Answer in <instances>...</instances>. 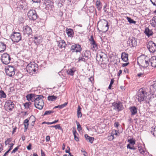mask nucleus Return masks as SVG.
Instances as JSON below:
<instances>
[{"instance_id": "obj_1", "label": "nucleus", "mask_w": 156, "mask_h": 156, "mask_svg": "<svg viewBox=\"0 0 156 156\" xmlns=\"http://www.w3.org/2000/svg\"><path fill=\"white\" fill-rule=\"evenodd\" d=\"M146 56L144 55H141L139 56L137 59V63L140 66V68L142 69H145L146 68Z\"/></svg>"}, {"instance_id": "obj_2", "label": "nucleus", "mask_w": 156, "mask_h": 156, "mask_svg": "<svg viewBox=\"0 0 156 156\" xmlns=\"http://www.w3.org/2000/svg\"><path fill=\"white\" fill-rule=\"evenodd\" d=\"M38 69V66L37 64L31 63V62L28 64L26 68L27 71L30 74H31V73L32 74H33V72H35L36 70H37Z\"/></svg>"}, {"instance_id": "obj_3", "label": "nucleus", "mask_w": 156, "mask_h": 156, "mask_svg": "<svg viewBox=\"0 0 156 156\" xmlns=\"http://www.w3.org/2000/svg\"><path fill=\"white\" fill-rule=\"evenodd\" d=\"M145 91V88H142L140 89L138 95L136 97V98L140 102L141 101H143L145 98H146V97L145 96L146 94Z\"/></svg>"}, {"instance_id": "obj_4", "label": "nucleus", "mask_w": 156, "mask_h": 156, "mask_svg": "<svg viewBox=\"0 0 156 156\" xmlns=\"http://www.w3.org/2000/svg\"><path fill=\"white\" fill-rule=\"evenodd\" d=\"M12 41L14 42H18L22 38L21 34L20 33L14 32L10 36Z\"/></svg>"}, {"instance_id": "obj_5", "label": "nucleus", "mask_w": 156, "mask_h": 156, "mask_svg": "<svg viewBox=\"0 0 156 156\" xmlns=\"http://www.w3.org/2000/svg\"><path fill=\"white\" fill-rule=\"evenodd\" d=\"M5 73L7 75L11 77L15 73V69L13 66H8L5 68Z\"/></svg>"}, {"instance_id": "obj_6", "label": "nucleus", "mask_w": 156, "mask_h": 156, "mask_svg": "<svg viewBox=\"0 0 156 156\" xmlns=\"http://www.w3.org/2000/svg\"><path fill=\"white\" fill-rule=\"evenodd\" d=\"M27 15L29 19L31 20H35L37 18V15L35 10L31 9L27 13Z\"/></svg>"}, {"instance_id": "obj_7", "label": "nucleus", "mask_w": 156, "mask_h": 156, "mask_svg": "<svg viewBox=\"0 0 156 156\" xmlns=\"http://www.w3.org/2000/svg\"><path fill=\"white\" fill-rule=\"evenodd\" d=\"M112 105L114 110L118 112L122 110L124 108L122 103L120 101L114 102L112 103Z\"/></svg>"}, {"instance_id": "obj_8", "label": "nucleus", "mask_w": 156, "mask_h": 156, "mask_svg": "<svg viewBox=\"0 0 156 156\" xmlns=\"http://www.w3.org/2000/svg\"><path fill=\"white\" fill-rule=\"evenodd\" d=\"M10 59L9 55L7 53H4L2 56V61L5 64H8L10 62Z\"/></svg>"}, {"instance_id": "obj_9", "label": "nucleus", "mask_w": 156, "mask_h": 156, "mask_svg": "<svg viewBox=\"0 0 156 156\" xmlns=\"http://www.w3.org/2000/svg\"><path fill=\"white\" fill-rule=\"evenodd\" d=\"M147 48L150 52L153 53L156 51V44L151 41L148 42Z\"/></svg>"}, {"instance_id": "obj_10", "label": "nucleus", "mask_w": 156, "mask_h": 156, "mask_svg": "<svg viewBox=\"0 0 156 156\" xmlns=\"http://www.w3.org/2000/svg\"><path fill=\"white\" fill-rule=\"evenodd\" d=\"M13 103L10 100H8L6 101L5 107L6 110L8 111H11L14 108Z\"/></svg>"}, {"instance_id": "obj_11", "label": "nucleus", "mask_w": 156, "mask_h": 156, "mask_svg": "<svg viewBox=\"0 0 156 156\" xmlns=\"http://www.w3.org/2000/svg\"><path fill=\"white\" fill-rule=\"evenodd\" d=\"M147 64L149 65L150 64L151 66L156 68V56L152 57L149 61H147Z\"/></svg>"}, {"instance_id": "obj_12", "label": "nucleus", "mask_w": 156, "mask_h": 156, "mask_svg": "<svg viewBox=\"0 0 156 156\" xmlns=\"http://www.w3.org/2000/svg\"><path fill=\"white\" fill-rule=\"evenodd\" d=\"M71 50L73 52H80L81 50V48L80 45L75 44L71 46Z\"/></svg>"}, {"instance_id": "obj_13", "label": "nucleus", "mask_w": 156, "mask_h": 156, "mask_svg": "<svg viewBox=\"0 0 156 156\" xmlns=\"http://www.w3.org/2000/svg\"><path fill=\"white\" fill-rule=\"evenodd\" d=\"M149 88V92L150 94H154L156 92V81H154Z\"/></svg>"}, {"instance_id": "obj_14", "label": "nucleus", "mask_w": 156, "mask_h": 156, "mask_svg": "<svg viewBox=\"0 0 156 156\" xmlns=\"http://www.w3.org/2000/svg\"><path fill=\"white\" fill-rule=\"evenodd\" d=\"M34 105L36 108L41 110L43 108L44 105L43 100H41L40 101L37 102V103H36V102L34 103Z\"/></svg>"}, {"instance_id": "obj_15", "label": "nucleus", "mask_w": 156, "mask_h": 156, "mask_svg": "<svg viewBox=\"0 0 156 156\" xmlns=\"http://www.w3.org/2000/svg\"><path fill=\"white\" fill-rule=\"evenodd\" d=\"M128 42L130 46H131L133 47L136 46L137 43L136 39L135 38L133 37L129 38Z\"/></svg>"}, {"instance_id": "obj_16", "label": "nucleus", "mask_w": 156, "mask_h": 156, "mask_svg": "<svg viewBox=\"0 0 156 156\" xmlns=\"http://www.w3.org/2000/svg\"><path fill=\"white\" fill-rule=\"evenodd\" d=\"M24 34L25 35H29L31 34L32 30L31 28L28 26H25L23 27Z\"/></svg>"}, {"instance_id": "obj_17", "label": "nucleus", "mask_w": 156, "mask_h": 156, "mask_svg": "<svg viewBox=\"0 0 156 156\" xmlns=\"http://www.w3.org/2000/svg\"><path fill=\"white\" fill-rule=\"evenodd\" d=\"M34 103L36 102L37 103V102L39 101H40V100H43L42 99L44 98V96L42 95H36L34 94Z\"/></svg>"}, {"instance_id": "obj_18", "label": "nucleus", "mask_w": 156, "mask_h": 156, "mask_svg": "<svg viewBox=\"0 0 156 156\" xmlns=\"http://www.w3.org/2000/svg\"><path fill=\"white\" fill-rule=\"evenodd\" d=\"M58 46L61 48H65L66 44L65 41L63 40H61L57 42Z\"/></svg>"}, {"instance_id": "obj_19", "label": "nucleus", "mask_w": 156, "mask_h": 156, "mask_svg": "<svg viewBox=\"0 0 156 156\" xmlns=\"http://www.w3.org/2000/svg\"><path fill=\"white\" fill-rule=\"evenodd\" d=\"M66 32L69 37H73L74 34V32L72 29L66 28Z\"/></svg>"}, {"instance_id": "obj_20", "label": "nucleus", "mask_w": 156, "mask_h": 156, "mask_svg": "<svg viewBox=\"0 0 156 156\" xmlns=\"http://www.w3.org/2000/svg\"><path fill=\"white\" fill-rule=\"evenodd\" d=\"M34 94H27L26 96L27 99L28 101H31L32 102H34Z\"/></svg>"}, {"instance_id": "obj_21", "label": "nucleus", "mask_w": 156, "mask_h": 156, "mask_svg": "<svg viewBox=\"0 0 156 156\" xmlns=\"http://www.w3.org/2000/svg\"><path fill=\"white\" fill-rule=\"evenodd\" d=\"M121 58L124 62H127L128 60V55L125 52H123L121 54Z\"/></svg>"}, {"instance_id": "obj_22", "label": "nucleus", "mask_w": 156, "mask_h": 156, "mask_svg": "<svg viewBox=\"0 0 156 156\" xmlns=\"http://www.w3.org/2000/svg\"><path fill=\"white\" fill-rule=\"evenodd\" d=\"M151 25L154 27H156V16L152 18L150 21Z\"/></svg>"}, {"instance_id": "obj_23", "label": "nucleus", "mask_w": 156, "mask_h": 156, "mask_svg": "<svg viewBox=\"0 0 156 156\" xmlns=\"http://www.w3.org/2000/svg\"><path fill=\"white\" fill-rule=\"evenodd\" d=\"M129 110L132 115H134L137 113V109L135 106L130 107Z\"/></svg>"}, {"instance_id": "obj_24", "label": "nucleus", "mask_w": 156, "mask_h": 156, "mask_svg": "<svg viewBox=\"0 0 156 156\" xmlns=\"http://www.w3.org/2000/svg\"><path fill=\"white\" fill-rule=\"evenodd\" d=\"M84 136L87 141L89 142L91 144L93 143L94 139V137H90L87 134H85Z\"/></svg>"}, {"instance_id": "obj_25", "label": "nucleus", "mask_w": 156, "mask_h": 156, "mask_svg": "<svg viewBox=\"0 0 156 156\" xmlns=\"http://www.w3.org/2000/svg\"><path fill=\"white\" fill-rule=\"evenodd\" d=\"M90 52L88 51H83V53L81 55L83 56V57L84 58H86V59L87 60L89 58V54Z\"/></svg>"}, {"instance_id": "obj_26", "label": "nucleus", "mask_w": 156, "mask_h": 156, "mask_svg": "<svg viewBox=\"0 0 156 156\" xmlns=\"http://www.w3.org/2000/svg\"><path fill=\"white\" fill-rule=\"evenodd\" d=\"M6 48V45L4 43L0 42V52L4 51Z\"/></svg>"}, {"instance_id": "obj_27", "label": "nucleus", "mask_w": 156, "mask_h": 156, "mask_svg": "<svg viewBox=\"0 0 156 156\" xmlns=\"http://www.w3.org/2000/svg\"><path fill=\"white\" fill-rule=\"evenodd\" d=\"M76 70L75 68H73L72 69H69L67 70V73L68 74L71 75L73 76Z\"/></svg>"}, {"instance_id": "obj_28", "label": "nucleus", "mask_w": 156, "mask_h": 156, "mask_svg": "<svg viewBox=\"0 0 156 156\" xmlns=\"http://www.w3.org/2000/svg\"><path fill=\"white\" fill-rule=\"evenodd\" d=\"M103 20L105 21V22L104 23V24H105V27L104 28H103V31L105 32H106L108 29V22L105 19H104Z\"/></svg>"}, {"instance_id": "obj_29", "label": "nucleus", "mask_w": 156, "mask_h": 156, "mask_svg": "<svg viewBox=\"0 0 156 156\" xmlns=\"http://www.w3.org/2000/svg\"><path fill=\"white\" fill-rule=\"evenodd\" d=\"M96 59L99 62H101L104 63L103 62L104 61L102 58V56L101 55L98 54L97 55Z\"/></svg>"}, {"instance_id": "obj_30", "label": "nucleus", "mask_w": 156, "mask_h": 156, "mask_svg": "<svg viewBox=\"0 0 156 156\" xmlns=\"http://www.w3.org/2000/svg\"><path fill=\"white\" fill-rule=\"evenodd\" d=\"M73 132L75 140L76 141H79V139L78 137L77 136V135H78V133L75 129H73Z\"/></svg>"}, {"instance_id": "obj_31", "label": "nucleus", "mask_w": 156, "mask_h": 156, "mask_svg": "<svg viewBox=\"0 0 156 156\" xmlns=\"http://www.w3.org/2000/svg\"><path fill=\"white\" fill-rule=\"evenodd\" d=\"M28 122L29 120L28 119H25L23 123L25 127V132L27 130L28 128V126L29 125Z\"/></svg>"}, {"instance_id": "obj_32", "label": "nucleus", "mask_w": 156, "mask_h": 156, "mask_svg": "<svg viewBox=\"0 0 156 156\" xmlns=\"http://www.w3.org/2000/svg\"><path fill=\"white\" fill-rule=\"evenodd\" d=\"M57 98V97L54 95L49 96L48 97V100L49 101H55Z\"/></svg>"}, {"instance_id": "obj_33", "label": "nucleus", "mask_w": 156, "mask_h": 156, "mask_svg": "<svg viewBox=\"0 0 156 156\" xmlns=\"http://www.w3.org/2000/svg\"><path fill=\"white\" fill-rule=\"evenodd\" d=\"M153 34V32L151 30H150L147 27V36L148 37L152 36Z\"/></svg>"}, {"instance_id": "obj_34", "label": "nucleus", "mask_w": 156, "mask_h": 156, "mask_svg": "<svg viewBox=\"0 0 156 156\" xmlns=\"http://www.w3.org/2000/svg\"><path fill=\"white\" fill-rule=\"evenodd\" d=\"M96 5L98 9L100 10L101 8V4L99 0H97L96 2Z\"/></svg>"}, {"instance_id": "obj_35", "label": "nucleus", "mask_w": 156, "mask_h": 156, "mask_svg": "<svg viewBox=\"0 0 156 156\" xmlns=\"http://www.w3.org/2000/svg\"><path fill=\"white\" fill-rule=\"evenodd\" d=\"M67 104V103H65L61 105H58V106H55L54 108L53 109L55 108H59L60 109H61L65 107Z\"/></svg>"}, {"instance_id": "obj_36", "label": "nucleus", "mask_w": 156, "mask_h": 156, "mask_svg": "<svg viewBox=\"0 0 156 156\" xmlns=\"http://www.w3.org/2000/svg\"><path fill=\"white\" fill-rule=\"evenodd\" d=\"M151 133L154 136L156 137V126L154 127H152L151 130Z\"/></svg>"}, {"instance_id": "obj_37", "label": "nucleus", "mask_w": 156, "mask_h": 156, "mask_svg": "<svg viewBox=\"0 0 156 156\" xmlns=\"http://www.w3.org/2000/svg\"><path fill=\"white\" fill-rule=\"evenodd\" d=\"M90 44L93 46V48L94 49H97L98 48L97 44H96L95 41H93L90 42Z\"/></svg>"}, {"instance_id": "obj_38", "label": "nucleus", "mask_w": 156, "mask_h": 156, "mask_svg": "<svg viewBox=\"0 0 156 156\" xmlns=\"http://www.w3.org/2000/svg\"><path fill=\"white\" fill-rule=\"evenodd\" d=\"M86 58H84L83 56L81 55H80L78 58V62H85L87 61V60L86 59Z\"/></svg>"}, {"instance_id": "obj_39", "label": "nucleus", "mask_w": 156, "mask_h": 156, "mask_svg": "<svg viewBox=\"0 0 156 156\" xmlns=\"http://www.w3.org/2000/svg\"><path fill=\"white\" fill-rule=\"evenodd\" d=\"M6 95L4 92L2 90H0V98H5Z\"/></svg>"}, {"instance_id": "obj_40", "label": "nucleus", "mask_w": 156, "mask_h": 156, "mask_svg": "<svg viewBox=\"0 0 156 156\" xmlns=\"http://www.w3.org/2000/svg\"><path fill=\"white\" fill-rule=\"evenodd\" d=\"M54 111L52 110H49V111H46L44 114L43 115V116L45 115H48L51 114V113H53L54 112Z\"/></svg>"}, {"instance_id": "obj_41", "label": "nucleus", "mask_w": 156, "mask_h": 156, "mask_svg": "<svg viewBox=\"0 0 156 156\" xmlns=\"http://www.w3.org/2000/svg\"><path fill=\"white\" fill-rule=\"evenodd\" d=\"M128 21L130 23H134L135 24L136 23V21L133 20V19H132L131 18L128 17H127L126 18Z\"/></svg>"}, {"instance_id": "obj_42", "label": "nucleus", "mask_w": 156, "mask_h": 156, "mask_svg": "<svg viewBox=\"0 0 156 156\" xmlns=\"http://www.w3.org/2000/svg\"><path fill=\"white\" fill-rule=\"evenodd\" d=\"M33 119L32 121V122L31 123V125L32 126V127H33L34 124V122L35 121V119L34 117V116H31L30 118V119Z\"/></svg>"}, {"instance_id": "obj_43", "label": "nucleus", "mask_w": 156, "mask_h": 156, "mask_svg": "<svg viewBox=\"0 0 156 156\" xmlns=\"http://www.w3.org/2000/svg\"><path fill=\"white\" fill-rule=\"evenodd\" d=\"M128 142H129V144H130V145L131 144V145L133 146L134 144H135V141L132 139H128Z\"/></svg>"}, {"instance_id": "obj_44", "label": "nucleus", "mask_w": 156, "mask_h": 156, "mask_svg": "<svg viewBox=\"0 0 156 156\" xmlns=\"http://www.w3.org/2000/svg\"><path fill=\"white\" fill-rule=\"evenodd\" d=\"M76 123L77 125V129L79 131H80V130H82V127H81V126L80 125L79 122H77V121L76 122Z\"/></svg>"}, {"instance_id": "obj_45", "label": "nucleus", "mask_w": 156, "mask_h": 156, "mask_svg": "<svg viewBox=\"0 0 156 156\" xmlns=\"http://www.w3.org/2000/svg\"><path fill=\"white\" fill-rule=\"evenodd\" d=\"M54 127L56 129H58L61 130H62V127L60 126V124H58L56 125H55Z\"/></svg>"}, {"instance_id": "obj_46", "label": "nucleus", "mask_w": 156, "mask_h": 156, "mask_svg": "<svg viewBox=\"0 0 156 156\" xmlns=\"http://www.w3.org/2000/svg\"><path fill=\"white\" fill-rule=\"evenodd\" d=\"M127 148H129L130 149H133V150H136V149L134 146H131V145H130V144H127Z\"/></svg>"}, {"instance_id": "obj_47", "label": "nucleus", "mask_w": 156, "mask_h": 156, "mask_svg": "<svg viewBox=\"0 0 156 156\" xmlns=\"http://www.w3.org/2000/svg\"><path fill=\"white\" fill-rule=\"evenodd\" d=\"M19 146H18L15 148L12 151L11 153H15L17 150L19 149Z\"/></svg>"}, {"instance_id": "obj_48", "label": "nucleus", "mask_w": 156, "mask_h": 156, "mask_svg": "<svg viewBox=\"0 0 156 156\" xmlns=\"http://www.w3.org/2000/svg\"><path fill=\"white\" fill-rule=\"evenodd\" d=\"M29 103L28 102L25 103L24 105V106L25 108H28L29 106Z\"/></svg>"}, {"instance_id": "obj_49", "label": "nucleus", "mask_w": 156, "mask_h": 156, "mask_svg": "<svg viewBox=\"0 0 156 156\" xmlns=\"http://www.w3.org/2000/svg\"><path fill=\"white\" fill-rule=\"evenodd\" d=\"M139 151L140 153L142 154H144V153H145L144 150V149L142 148H140V149H139Z\"/></svg>"}, {"instance_id": "obj_50", "label": "nucleus", "mask_w": 156, "mask_h": 156, "mask_svg": "<svg viewBox=\"0 0 156 156\" xmlns=\"http://www.w3.org/2000/svg\"><path fill=\"white\" fill-rule=\"evenodd\" d=\"M109 140H113L114 138V136L112 134L110 136H108Z\"/></svg>"}, {"instance_id": "obj_51", "label": "nucleus", "mask_w": 156, "mask_h": 156, "mask_svg": "<svg viewBox=\"0 0 156 156\" xmlns=\"http://www.w3.org/2000/svg\"><path fill=\"white\" fill-rule=\"evenodd\" d=\"M112 135H113L114 136V135H116V136L119 135L118 133H117V131H116L115 130H114L112 131Z\"/></svg>"}, {"instance_id": "obj_52", "label": "nucleus", "mask_w": 156, "mask_h": 156, "mask_svg": "<svg viewBox=\"0 0 156 156\" xmlns=\"http://www.w3.org/2000/svg\"><path fill=\"white\" fill-rule=\"evenodd\" d=\"M9 145H10V146L9 147V148L8 150L9 151H10V150H11L12 149V147H13V146L14 145V144H13V143H11V144H9Z\"/></svg>"}, {"instance_id": "obj_53", "label": "nucleus", "mask_w": 156, "mask_h": 156, "mask_svg": "<svg viewBox=\"0 0 156 156\" xmlns=\"http://www.w3.org/2000/svg\"><path fill=\"white\" fill-rule=\"evenodd\" d=\"M89 40L90 41V42H92L93 41H95L94 39V37H93V35H91L90 36V37L89 39Z\"/></svg>"}, {"instance_id": "obj_54", "label": "nucleus", "mask_w": 156, "mask_h": 156, "mask_svg": "<svg viewBox=\"0 0 156 156\" xmlns=\"http://www.w3.org/2000/svg\"><path fill=\"white\" fill-rule=\"evenodd\" d=\"M11 141V139L10 138H9L8 139L5 141L7 143V144H10V143Z\"/></svg>"}, {"instance_id": "obj_55", "label": "nucleus", "mask_w": 156, "mask_h": 156, "mask_svg": "<svg viewBox=\"0 0 156 156\" xmlns=\"http://www.w3.org/2000/svg\"><path fill=\"white\" fill-rule=\"evenodd\" d=\"M81 108L80 107V106L79 105H78V107L77 110V113L81 112Z\"/></svg>"}, {"instance_id": "obj_56", "label": "nucleus", "mask_w": 156, "mask_h": 156, "mask_svg": "<svg viewBox=\"0 0 156 156\" xmlns=\"http://www.w3.org/2000/svg\"><path fill=\"white\" fill-rule=\"evenodd\" d=\"M31 144L30 143L29 145L27 147V148L28 150H30L31 149Z\"/></svg>"}, {"instance_id": "obj_57", "label": "nucleus", "mask_w": 156, "mask_h": 156, "mask_svg": "<svg viewBox=\"0 0 156 156\" xmlns=\"http://www.w3.org/2000/svg\"><path fill=\"white\" fill-rule=\"evenodd\" d=\"M77 115L78 118L79 117H81L82 116V114L81 112L77 113Z\"/></svg>"}, {"instance_id": "obj_58", "label": "nucleus", "mask_w": 156, "mask_h": 156, "mask_svg": "<svg viewBox=\"0 0 156 156\" xmlns=\"http://www.w3.org/2000/svg\"><path fill=\"white\" fill-rule=\"evenodd\" d=\"M50 140V137L49 136H47L46 137V141H48Z\"/></svg>"}, {"instance_id": "obj_59", "label": "nucleus", "mask_w": 156, "mask_h": 156, "mask_svg": "<svg viewBox=\"0 0 156 156\" xmlns=\"http://www.w3.org/2000/svg\"><path fill=\"white\" fill-rule=\"evenodd\" d=\"M144 75V73H138L137 75V76H138L139 77H140L142 76L143 75Z\"/></svg>"}, {"instance_id": "obj_60", "label": "nucleus", "mask_w": 156, "mask_h": 156, "mask_svg": "<svg viewBox=\"0 0 156 156\" xmlns=\"http://www.w3.org/2000/svg\"><path fill=\"white\" fill-rule=\"evenodd\" d=\"M41 156H45V154L44 152L42 150H41Z\"/></svg>"}, {"instance_id": "obj_61", "label": "nucleus", "mask_w": 156, "mask_h": 156, "mask_svg": "<svg viewBox=\"0 0 156 156\" xmlns=\"http://www.w3.org/2000/svg\"><path fill=\"white\" fill-rule=\"evenodd\" d=\"M129 64V63H123L122 65V66L123 67H125L127 66Z\"/></svg>"}, {"instance_id": "obj_62", "label": "nucleus", "mask_w": 156, "mask_h": 156, "mask_svg": "<svg viewBox=\"0 0 156 156\" xmlns=\"http://www.w3.org/2000/svg\"><path fill=\"white\" fill-rule=\"evenodd\" d=\"M34 2L38 3L41 2L40 0H32Z\"/></svg>"}, {"instance_id": "obj_63", "label": "nucleus", "mask_w": 156, "mask_h": 156, "mask_svg": "<svg viewBox=\"0 0 156 156\" xmlns=\"http://www.w3.org/2000/svg\"><path fill=\"white\" fill-rule=\"evenodd\" d=\"M115 126L117 127L119 126V123L117 122H116L114 123Z\"/></svg>"}, {"instance_id": "obj_64", "label": "nucleus", "mask_w": 156, "mask_h": 156, "mask_svg": "<svg viewBox=\"0 0 156 156\" xmlns=\"http://www.w3.org/2000/svg\"><path fill=\"white\" fill-rule=\"evenodd\" d=\"M122 70L121 69L119 70V72H118V73L117 74L118 76H119L122 73Z\"/></svg>"}]
</instances>
